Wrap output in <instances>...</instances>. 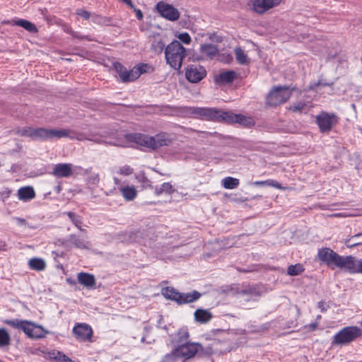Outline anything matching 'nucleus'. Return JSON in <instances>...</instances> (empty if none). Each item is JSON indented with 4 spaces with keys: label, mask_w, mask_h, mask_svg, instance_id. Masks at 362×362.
Segmentation results:
<instances>
[{
    "label": "nucleus",
    "mask_w": 362,
    "mask_h": 362,
    "mask_svg": "<svg viewBox=\"0 0 362 362\" xmlns=\"http://www.w3.org/2000/svg\"><path fill=\"white\" fill-rule=\"evenodd\" d=\"M126 138L131 142H134L152 150L169 146L172 143L171 139L164 133L158 134L153 136L141 134H131L126 135Z\"/></svg>",
    "instance_id": "f257e3e1"
},
{
    "label": "nucleus",
    "mask_w": 362,
    "mask_h": 362,
    "mask_svg": "<svg viewBox=\"0 0 362 362\" xmlns=\"http://www.w3.org/2000/svg\"><path fill=\"white\" fill-rule=\"evenodd\" d=\"M194 112L202 116L211 118L221 117L223 120L228 122L238 123L245 127H250L254 124V121L252 117H246L241 114L223 112L220 115L218 111L209 108H197Z\"/></svg>",
    "instance_id": "f03ea898"
},
{
    "label": "nucleus",
    "mask_w": 362,
    "mask_h": 362,
    "mask_svg": "<svg viewBox=\"0 0 362 362\" xmlns=\"http://www.w3.org/2000/svg\"><path fill=\"white\" fill-rule=\"evenodd\" d=\"M320 261L332 269L339 268L346 272L351 256H341L329 247L320 249L317 252Z\"/></svg>",
    "instance_id": "7ed1b4c3"
},
{
    "label": "nucleus",
    "mask_w": 362,
    "mask_h": 362,
    "mask_svg": "<svg viewBox=\"0 0 362 362\" xmlns=\"http://www.w3.org/2000/svg\"><path fill=\"white\" fill-rule=\"evenodd\" d=\"M165 57L167 64L175 70H179L186 57V49L177 40L170 42L165 48Z\"/></svg>",
    "instance_id": "20e7f679"
},
{
    "label": "nucleus",
    "mask_w": 362,
    "mask_h": 362,
    "mask_svg": "<svg viewBox=\"0 0 362 362\" xmlns=\"http://www.w3.org/2000/svg\"><path fill=\"white\" fill-rule=\"evenodd\" d=\"M161 294L166 299L174 300L180 305L194 302L202 296L201 293L197 291L187 293H180L170 286L163 288Z\"/></svg>",
    "instance_id": "39448f33"
},
{
    "label": "nucleus",
    "mask_w": 362,
    "mask_h": 362,
    "mask_svg": "<svg viewBox=\"0 0 362 362\" xmlns=\"http://www.w3.org/2000/svg\"><path fill=\"white\" fill-rule=\"evenodd\" d=\"M362 336V329L356 326H349L341 329L333 337L332 344L344 346L350 344Z\"/></svg>",
    "instance_id": "423d86ee"
},
{
    "label": "nucleus",
    "mask_w": 362,
    "mask_h": 362,
    "mask_svg": "<svg viewBox=\"0 0 362 362\" xmlns=\"http://www.w3.org/2000/svg\"><path fill=\"white\" fill-rule=\"evenodd\" d=\"M292 90L288 86L273 87L267 97V104L277 106L286 103L291 97Z\"/></svg>",
    "instance_id": "0eeeda50"
},
{
    "label": "nucleus",
    "mask_w": 362,
    "mask_h": 362,
    "mask_svg": "<svg viewBox=\"0 0 362 362\" xmlns=\"http://www.w3.org/2000/svg\"><path fill=\"white\" fill-rule=\"evenodd\" d=\"M202 349L199 343L188 342L178 345L173 351L179 358H182L183 361H186L193 358Z\"/></svg>",
    "instance_id": "6e6552de"
},
{
    "label": "nucleus",
    "mask_w": 362,
    "mask_h": 362,
    "mask_svg": "<svg viewBox=\"0 0 362 362\" xmlns=\"http://www.w3.org/2000/svg\"><path fill=\"white\" fill-rule=\"evenodd\" d=\"M281 1V0H250L248 5L252 12L262 15L270 9L278 6Z\"/></svg>",
    "instance_id": "1a4fd4ad"
},
{
    "label": "nucleus",
    "mask_w": 362,
    "mask_h": 362,
    "mask_svg": "<svg viewBox=\"0 0 362 362\" xmlns=\"http://www.w3.org/2000/svg\"><path fill=\"white\" fill-rule=\"evenodd\" d=\"M114 68L122 82L133 81L137 79L141 76V73L145 71V70L142 69L141 67L127 70L119 62L114 64Z\"/></svg>",
    "instance_id": "9d476101"
},
{
    "label": "nucleus",
    "mask_w": 362,
    "mask_h": 362,
    "mask_svg": "<svg viewBox=\"0 0 362 362\" xmlns=\"http://www.w3.org/2000/svg\"><path fill=\"white\" fill-rule=\"evenodd\" d=\"M316 122L319 126L320 132H328L337 123L338 118L334 114L322 112L316 117Z\"/></svg>",
    "instance_id": "9b49d317"
},
{
    "label": "nucleus",
    "mask_w": 362,
    "mask_h": 362,
    "mask_svg": "<svg viewBox=\"0 0 362 362\" xmlns=\"http://www.w3.org/2000/svg\"><path fill=\"white\" fill-rule=\"evenodd\" d=\"M156 8L159 13L165 18L170 21H177L180 16L179 11L167 3L160 1L156 5Z\"/></svg>",
    "instance_id": "f8f14e48"
},
{
    "label": "nucleus",
    "mask_w": 362,
    "mask_h": 362,
    "mask_svg": "<svg viewBox=\"0 0 362 362\" xmlns=\"http://www.w3.org/2000/svg\"><path fill=\"white\" fill-rule=\"evenodd\" d=\"M23 327V332L30 338L40 339L45 337L46 331L40 325H37L32 322L25 320Z\"/></svg>",
    "instance_id": "ddd939ff"
},
{
    "label": "nucleus",
    "mask_w": 362,
    "mask_h": 362,
    "mask_svg": "<svg viewBox=\"0 0 362 362\" xmlns=\"http://www.w3.org/2000/svg\"><path fill=\"white\" fill-rule=\"evenodd\" d=\"M113 181L115 185L118 186V189L124 200L129 202L136 197L137 190L134 185H122L120 180L116 176L113 177Z\"/></svg>",
    "instance_id": "4468645a"
},
{
    "label": "nucleus",
    "mask_w": 362,
    "mask_h": 362,
    "mask_svg": "<svg viewBox=\"0 0 362 362\" xmlns=\"http://www.w3.org/2000/svg\"><path fill=\"white\" fill-rule=\"evenodd\" d=\"M205 69L199 65L189 66L185 72L187 79L192 83L200 81L206 76Z\"/></svg>",
    "instance_id": "2eb2a0df"
},
{
    "label": "nucleus",
    "mask_w": 362,
    "mask_h": 362,
    "mask_svg": "<svg viewBox=\"0 0 362 362\" xmlns=\"http://www.w3.org/2000/svg\"><path fill=\"white\" fill-rule=\"evenodd\" d=\"M73 332L78 339L86 341L90 339L93 334L91 327L85 323L77 324L73 329Z\"/></svg>",
    "instance_id": "dca6fc26"
},
{
    "label": "nucleus",
    "mask_w": 362,
    "mask_h": 362,
    "mask_svg": "<svg viewBox=\"0 0 362 362\" xmlns=\"http://www.w3.org/2000/svg\"><path fill=\"white\" fill-rule=\"evenodd\" d=\"M238 77V74L233 70L221 71L214 76V82L218 85L232 83Z\"/></svg>",
    "instance_id": "f3484780"
},
{
    "label": "nucleus",
    "mask_w": 362,
    "mask_h": 362,
    "mask_svg": "<svg viewBox=\"0 0 362 362\" xmlns=\"http://www.w3.org/2000/svg\"><path fill=\"white\" fill-rule=\"evenodd\" d=\"M73 173V165L71 163H58L53 168L52 175L57 177H68Z\"/></svg>",
    "instance_id": "a211bd4d"
},
{
    "label": "nucleus",
    "mask_w": 362,
    "mask_h": 362,
    "mask_svg": "<svg viewBox=\"0 0 362 362\" xmlns=\"http://www.w3.org/2000/svg\"><path fill=\"white\" fill-rule=\"evenodd\" d=\"M49 140L53 139H61L64 137H69L74 139V136L72 135V131L66 129H48Z\"/></svg>",
    "instance_id": "6ab92c4d"
},
{
    "label": "nucleus",
    "mask_w": 362,
    "mask_h": 362,
    "mask_svg": "<svg viewBox=\"0 0 362 362\" xmlns=\"http://www.w3.org/2000/svg\"><path fill=\"white\" fill-rule=\"evenodd\" d=\"M78 281L88 288H93L95 286V278L93 274L80 272L77 276Z\"/></svg>",
    "instance_id": "aec40b11"
},
{
    "label": "nucleus",
    "mask_w": 362,
    "mask_h": 362,
    "mask_svg": "<svg viewBox=\"0 0 362 362\" xmlns=\"http://www.w3.org/2000/svg\"><path fill=\"white\" fill-rule=\"evenodd\" d=\"M17 195L20 200L28 202L35 198V192L33 187L26 186L21 187L18 190Z\"/></svg>",
    "instance_id": "412c9836"
},
{
    "label": "nucleus",
    "mask_w": 362,
    "mask_h": 362,
    "mask_svg": "<svg viewBox=\"0 0 362 362\" xmlns=\"http://www.w3.org/2000/svg\"><path fill=\"white\" fill-rule=\"evenodd\" d=\"M234 54L235 59L238 64L241 65H247L250 63V59L249 58L247 54L240 47H237L235 48Z\"/></svg>",
    "instance_id": "4be33fe9"
},
{
    "label": "nucleus",
    "mask_w": 362,
    "mask_h": 362,
    "mask_svg": "<svg viewBox=\"0 0 362 362\" xmlns=\"http://www.w3.org/2000/svg\"><path fill=\"white\" fill-rule=\"evenodd\" d=\"M200 52L202 55L212 59L217 56L218 48L211 44H203L200 47Z\"/></svg>",
    "instance_id": "5701e85b"
},
{
    "label": "nucleus",
    "mask_w": 362,
    "mask_h": 362,
    "mask_svg": "<svg viewBox=\"0 0 362 362\" xmlns=\"http://www.w3.org/2000/svg\"><path fill=\"white\" fill-rule=\"evenodd\" d=\"M194 315L195 320L199 323H206L212 318L211 313L209 310L204 309H197L194 312Z\"/></svg>",
    "instance_id": "b1692460"
},
{
    "label": "nucleus",
    "mask_w": 362,
    "mask_h": 362,
    "mask_svg": "<svg viewBox=\"0 0 362 362\" xmlns=\"http://www.w3.org/2000/svg\"><path fill=\"white\" fill-rule=\"evenodd\" d=\"M346 272L351 274L361 273L362 274V259H356L351 256Z\"/></svg>",
    "instance_id": "393cba45"
},
{
    "label": "nucleus",
    "mask_w": 362,
    "mask_h": 362,
    "mask_svg": "<svg viewBox=\"0 0 362 362\" xmlns=\"http://www.w3.org/2000/svg\"><path fill=\"white\" fill-rule=\"evenodd\" d=\"M30 269L36 271H42L46 267V263L43 259L34 257L28 261Z\"/></svg>",
    "instance_id": "a878e982"
},
{
    "label": "nucleus",
    "mask_w": 362,
    "mask_h": 362,
    "mask_svg": "<svg viewBox=\"0 0 362 362\" xmlns=\"http://www.w3.org/2000/svg\"><path fill=\"white\" fill-rule=\"evenodd\" d=\"M189 337V332L186 328H182L179 329L174 337V341L177 344H183L185 343H188V339Z\"/></svg>",
    "instance_id": "bb28decb"
},
{
    "label": "nucleus",
    "mask_w": 362,
    "mask_h": 362,
    "mask_svg": "<svg viewBox=\"0 0 362 362\" xmlns=\"http://www.w3.org/2000/svg\"><path fill=\"white\" fill-rule=\"evenodd\" d=\"M69 240L70 243H71L73 245H74L75 247L80 248V249H87L88 248V243L85 241L84 239L81 238V237L72 234L69 236Z\"/></svg>",
    "instance_id": "cd10ccee"
},
{
    "label": "nucleus",
    "mask_w": 362,
    "mask_h": 362,
    "mask_svg": "<svg viewBox=\"0 0 362 362\" xmlns=\"http://www.w3.org/2000/svg\"><path fill=\"white\" fill-rule=\"evenodd\" d=\"M310 105L304 101H299L290 105L288 110L293 112H305L308 110Z\"/></svg>",
    "instance_id": "c85d7f7f"
},
{
    "label": "nucleus",
    "mask_w": 362,
    "mask_h": 362,
    "mask_svg": "<svg viewBox=\"0 0 362 362\" xmlns=\"http://www.w3.org/2000/svg\"><path fill=\"white\" fill-rule=\"evenodd\" d=\"M112 172L115 175H119L122 176H129L134 173V169L128 165L115 167Z\"/></svg>",
    "instance_id": "c756f323"
},
{
    "label": "nucleus",
    "mask_w": 362,
    "mask_h": 362,
    "mask_svg": "<svg viewBox=\"0 0 362 362\" xmlns=\"http://www.w3.org/2000/svg\"><path fill=\"white\" fill-rule=\"evenodd\" d=\"M175 191L170 182H164L160 187H156L155 194L160 195L161 194H171Z\"/></svg>",
    "instance_id": "7c9ffc66"
},
{
    "label": "nucleus",
    "mask_w": 362,
    "mask_h": 362,
    "mask_svg": "<svg viewBox=\"0 0 362 362\" xmlns=\"http://www.w3.org/2000/svg\"><path fill=\"white\" fill-rule=\"evenodd\" d=\"M239 180L232 177H226L221 180L222 186L226 189H235L239 185Z\"/></svg>",
    "instance_id": "2f4dec72"
},
{
    "label": "nucleus",
    "mask_w": 362,
    "mask_h": 362,
    "mask_svg": "<svg viewBox=\"0 0 362 362\" xmlns=\"http://www.w3.org/2000/svg\"><path fill=\"white\" fill-rule=\"evenodd\" d=\"M15 24L25 28L31 33H36L37 31L36 26L33 23L26 20H18L15 22Z\"/></svg>",
    "instance_id": "473e14b6"
},
{
    "label": "nucleus",
    "mask_w": 362,
    "mask_h": 362,
    "mask_svg": "<svg viewBox=\"0 0 362 362\" xmlns=\"http://www.w3.org/2000/svg\"><path fill=\"white\" fill-rule=\"evenodd\" d=\"M34 139L49 140L48 129L35 128Z\"/></svg>",
    "instance_id": "72a5a7b5"
},
{
    "label": "nucleus",
    "mask_w": 362,
    "mask_h": 362,
    "mask_svg": "<svg viewBox=\"0 0 362 362\" xmlns=\"http://www.w3.org/2000/svg\"><path fill=\"white\" fill-rule=\"evenodd\" d=\"M11 342V337L8 332L4 328H0V347L8 346Z\"/></svg>",
    "instance_id": "f704fd0d"
},
{
    "label": "nucleus",
    "mask_w": 362,
    "mask_h": 362,
    "mask_svg": "<svg viewBox=\"0 0 362 362\" xmlns=\"http://www.w3.org/2000/svg\"><path fill=\"white\" fill-rule=\"evenodd\" d=\"M304 271L303 266L301 264L290 265L287 269V274L289 276H297Z\"/></svg>",
    "instance_id": "c9c22d12"
},
{
    "label": "nucleus",
    "mask_w": 362,
    "mask_h": 362,
    "mask_svg": "<svg viewBox=\"0 0 362 362\" xmlns=\"http://www.w3.org/2000/svg\"><path fill=\"white\" fill-rule=\"evenodd\" d=\"M66 214L69 216V218L71 220L72 223L75 225V226L78 228L81 231H84L85 230L81 228L82 226V219L80 216H77L76 214L71 211H68Z\"/></svg>",
    "instance_id": "e433bc0d"
},
{
    "label": "nucleus",
    "mask_w": 362,
    "mask_h": 362,
    "mask_svg": "<svg viewBox=\"0 0 362 362\" xmlns=\"http://www.w3.org/2000/svg\"><path fill=\"white\" fill-rule=\"evenodd\" d=\"M35 128L30 127H25L16 130V134L21 136L30 137L34 139Z\"/></svg>",
    "instance_id": "4c0bfd02"
},
{
    "label": "nucleus",
    "mask_w": 362,
    "mask_h": 362,
    "mask_svg": "<svg viewBox=\"0 0 362 362\" xmlns=\"http://www.w3.org/2000/svg\"><path fill=\"white\" fill-rule=\"evenodd\" d=\"M25 320H21L18 319H13V320H4V323L9 325L13 328L18 329H23V327L25 324Z\"/></svg>",
    "instance_id": "58836bf2"
},
{
    "label": "nucleus",
    "mask_w": 362,
    "mask_h": 362,
    "mask_svg": "<svg viewBox=\"0 0 362 362\" xmlns=\"http://www.w3.org/2000/svg\"><path fill=\"white\" fill-rule=\"evenodd\" d=\"M136 180L138 181V182H140L142 185V187L146 188L147 187H149L150 181L146 176L145 173L144 172H141L139 174L135 175Z\"/></svg>",
    "instance_id": "ea45409f"
},
{
    "label": "nucleus",
    "mask_w": 362,
    "mask_h": 362,
    "mask_svg": "<svg viewBox=\"0 0 362 362\" xmlns=\"http://www.w3.org/2000/svg\"><path fill=\"white\" fill-rule=\"evenodd\" d=\"M152 49L158 53H160L165 47V44L161 40H156L151 45Z\"/></svg>",
    "instance_id": "a19ab883"
},
{
    "label": "nucleus",
    "mask_w": 362,
    "mask_h": 362,
    "mask_svg": "<svg viewBox=\"0 0 362 362\" xmlns=\"http://www.w3.org/2000/svg\"><path fill=\"white\" fill-rule=\"evenodd\" d=\"M100 182V175L98 173H93L87 178V183L89 185L96 186Z\"/></svg>",
    "instance_id": "79ce46f5"
},
{
    "label": "nucleus",
    "mask_w": 362,
    "mask_h": 362,
    "mask_svg": "<svg viewBox=\"0 0 362 362\" xmlns=\"http://www.w3.org/2000/svg\"><path fill=\"white\" fill-rule=\"evenodd\" d=\"M175 37H177L185 45L190 44L192 39L190 35L187 33H182L177 35H175Z\"/></svg>",
    "instance_id": "37998d69"
},
{
    "label": "nucleus",
    "mask_w": 362,
    "mask_h": 362,
    "mask_svg": "<svg viewBox=\"0 0 362 362\" xmlns=\"http://www.w3.org/2000/svg\"><path fill=\"white\" fill-rule=\"evenodd\" d=\"M161 362H179V358L172 351L170 354H166Z\"/></svg>",
    "instance_id": "c03bdc74"
},
{
    "label": "nucleus",
    "mask_w": 362,
    "mask_h": 362,
    "mask_svg": "<svg viewBox=\"0 0 362 362\" xmlns=\"http://www.w3.org/2000/svg\"><path fill=\"white\" fill-rule=\"evenodd\" d=\"M267 186H272L276 189H284L279 182H278L277 181L274 180H267Z\"/></svg>",
    "instance_id": "a18cd8bd"
},
{
    "label": "nucleus",
    "mask_w": 362,
    "mask_h": 362,
    "mask_svg": "<svg viewBox=\"0 0 362 362\" xmlns=\"http://www.w3.org/2000/svg\"><path fill=\"white\" fill-rule=\"evenodd\" d=\"M77 15L80 16L84 19H88L90 17V13L85 10L79 9L76 11Z\"/></svg>",
    "instance_id": "49530a36"
},
{
    "label": "nucleus",
    "mask_w": 362,
    "mask_h": 362,
    "mask_svg": "<svg viewBox=\"0 0 362 362\" xmlns=\"http://www.w3.org/2000/svg\"><path fill=\"white\" fill-rule=\"evenodd\" d=\"M58 354H59V356H58L59 362H74V361H72L71 358H68L65 355L61 354L60 353H59Z\"/></svg>",
    "instance_id": "de8ad7c7"
},
{
    "label": "nucleus",
    "mask_w": 362,
    "mask_h": 362,
    "mask_svg": "<svg viewBox=\"0 0 362 362\" xmlns=\"http://www.w3.org/2000/svg\"><path fill=\"white\" fill-rule=\"evenodd\" d=\"M72 135L74 136V138L73 139H77L78 141H83L85 139V137L83 134H76L75 132H74L72 131Z\"/></svg>",
    "instance_id": "09e8293b"
},
{
    "label": "nucleus",
    "mask_w": 362,
    "mask_h": 362,
    "mask_svg": "<svg viewBox=\"0 0 362 362\" xmlns=\"http://www.w3.org/2000/svg\"><path fill=\"white\" fill-rule=\"evenodd\" d=\"M132 8L134 10L137 18L139 20H141L143 18V13H142L141 11L136 8L135 7Z\"/></svg>",
    "instance_id": "8fccbe9b"
},
{
    "label": "nucleus",
    "mask_w": 362,
    "mask_h": 362,
    "mask_svg": "<svg viewBox=\"0 0 362 362\" xmlns=\"http://www.w3.org/2000/svg\"><path fill=\"white\" fill-rule=\"evenodd\" d=\"M256 186H267V180L265 181H256L253 183Z\"/></svg>",
    "instance_id": "3c124183"
},
{
    "label": "nucleus",
    "mask_w": 362,
    "mask_h": 362,
    "mask_svg": "<svg viewBox=\"0 0 362 362\" xmlns=\"http://www.w3.org/2000/svg\"><path fill=\"white\" fill-rule=\"evenodd\" d=\"M318 308L321 310L322 312H324L327 310L325 303L323 301L318 303Z\"/></svg>",
    "instance_id": "603ef678"
},
{
    "label": "nucleus",
    "mask_w": 362,
    "mask_h": 362,
    "mask_svg": "<svg viewBox=\"0 0 362 362\" xmlns=\"http://www.w3.org/2000/svg\"><path fill=\"white\" fill-rule=\"evenodd\" d=\"M317 322H315V323H311L308 325L306 326V327L309 329V330H315L317 327Z\"/></svg>",
    "instance_id": "864d4df0"
},
{
    "label": "nucleus",
    "mask_w": 362,
    "mask_h": 362,
    "mask_svg": "<svg viewBox=\"0 0 362 362\" xmlns=\"http://www.w3.org/2000/svg\"><path fill=\"white\" fill-rule=\"evenodd\" d=\"M15 220L16 221V222L19 224V225H25L26 224V221L25 219L23 218H15Z\"/></svg>",
    "instance_id": "5fc2aeb1"
},
{
    "label": "nucleus",
    "mask_w": 362,
    "mask_h": 362,
    "mask_svg": "<svg viewBox=\"0 0 362 362\" xmlns=\"http://www.w3.org/2000/svg\"><path fill=\"white\" fill-rule=\"evenodd\" d=\"M225 59H221V60L224 61L225 62L230 63L233 58L230 54H227L226 57H224Z\"/></svg>",
    "instance_id": "6e6d98bb"
},
{
    "label": "nucleus",
    "mask_w": 362,
    "mask_h": 362,
    "mask_svg": "<svg viewBox=\"0 0 362 362\" xmlns=\"http://www.w3.org/2000/svg\"><path fill=\"white\" fill-rule=\"evenodd\" d=\"M121 1L127 4L130 8H134V5L132 4L131 0H120Z\"/></svg>",
    "instance_id": "4d7b16f0"
},
{
    "label": "nucleus",
    "mask_w": 362,
    "mask_h": 362,
    "mask_svg": "<svg viewBox=\"0 0 362 362\" xmlns=\"http://www.w3.org/2000/svg\"><path fill=\"white\" fill-rule=\"evenodd\" d=\"M333 216H335V217H346V216H348V215H346L345 214H343V213H339V214H334Z\"/></svg>",
    "instance_id": "13d9d810"
},
{
    "label": "nucleus",
    "mask_w": 362,
    "mask_h": 362,
    "mask_svg": "<svg viewBox=\"0 0 362 362\" xmlns=\"http://www.w3.org/2000/svg\"><path fill=\"white\" fill-rule=\"evenodd\" d=\"M115 189V187L114 188V189L111 190L110 192H106V195H109V194H113L114 193V190Z\"/></svg>",
    "instance_id": "bf43d9fd"
},
{
    "label": "nucleus",
    "mask_w": 362,
    "mask_h": 362,
    "mask_svg": "<svg viewBox=\"0 0 362 362\" xmlns=\"http://www.w3.org/2000/svg\"><path fill=\"white\" fill-rule=\"evenodd\" d=\"M67 281L69 282L70 284H74V282H72L71 281H70L69 279H67Z\"/></svg>",
    "instance_id": "052dcab7"
},
{
    "label": "nucleus",
    "mask_w": 362,
    "mask_h": 362,
    "mask_svg": "<svg viewBox=\"0 0 362 362\" xmlns=\"http://www.w3.org/2000/svg\"><path fill=\"white\" fill-rule=\"evenodd\" d=\"M117 145H118V146H124V144H117Z\"/></svg>",
    "instance_id": "680f3d73"
},
{
    "label": "nucleus",
    "mask_w": 362,
    "mask_h": 362,
    "mask_svg": "<svg viewBox=\"0 0 362 362\" xmlns=\"http://www.w3.org/2000/svg\"><path fill=\"white\" fill-rule=\"evenodd\" d=\"M206 353L209 354L211 353V351H207Z\"/></svg>",
    "instance_id": "e2e57ef3"
},
{
    "label": "nucleus",
    "mask_w": 362,
    "mask_h": 362,
    "mask_svg": "<svg viewBox=\"0 0 362 362\" xmlns=\"http://www.w3.org/2000/svg\"><path fill=\"white\" fill-rule=\"evenodd\" d=\"M358 245L357 243H355V244L353 245V246L354 245ZM351 247H352V245H351Z\"/></svg>",
    "instance_id": "0e129e2a"
},
{
    "label": "nucleus",
    "mask_w": 362,
    "mask_h": 362,
    "mask_svg": "<svg viewBox=\"0 0 362 362\" xmlns=\"http://www.w3.org/2000/svg\"><path fill=\"white\" fill-rule=\"evenodd\" d=\"M182 362H185V361H183Z\"/></svg>",
    "instance_id": "69168bd1"
}]
</instances>
